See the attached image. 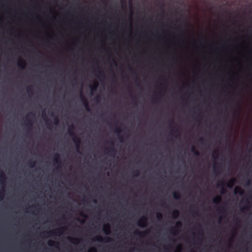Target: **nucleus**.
Returning <instances> with one entry per match:
<instances>
[{
    "instance_id": "nucleus-1",
    "label": "nucleus",
    "mask_w": 252,
    "mask_h": 252,
    "mask_svg": "<svg viewBox=\"0 0 252 252\" xmlns=\"http://www.w3.org/2000/svg\"><path fill=\"white\" fill-rule=\"evenodd\" d=\"M34 119L35 115L32 112L28 113L25 116V120L27 122L28 125L31 126L33 125Z\"/></svg>"
},
{
    "instance_id": "nucleus-2",
    "label": "nucleus",
    "mask_w": 252,
    "mask_h": 252,
    "mask_svg": "<svg viewBox=\"0 0 252 252\" xmlns=\"http://www.w3.org/2000/svg\"><path fill=\"white\" fill-rule=\"evenodd\" d=\"M66 230V227H62L59 228L54 231L46 232V233L49 234H52L53 235H56V236H60V235H62L63 233V232Z\"/></svg>"
},
{
    "instance_id": "nucleus-3",
    "label": "nucleus",
    "mask_w": 252,
    "mask_h": 252,
    "mask_svg": "<svg viewBox=\"0 0 252 252\" xmlns=\"http://www.w3.org/2000/svg\"><path fill=\"white\" fill-rule=\"evenodd\" d=\"M148 219L146 216H142L138 221V225L142 228L147 225Z\"/></svg>"
},
{
    "instance_id": "nucleus-4",
    "label": "nucleus",
    "mask_w": 252,
    "mask_h": 252,
    "mask_svg": "<svg viewBox=\"0 0 252 252\" xmlns=\"http://www.w3.org/2000/svg\"><path fill=\"white\" fill-rule=\"evenodd\" d=\"M182 226L181 221H178L176 222L175 227H172L170 229V233L173 234H176L179 231L178 229L180 228Z\"/></svg>"
},
{
    "instance_id": "nucleus-5",
    "label": "nucleus",
    "mask_w": 252,
    "mask_h": 252,
    "mask_svg": "<svg viewBox=\"0 0 252 252\" xmlns=\"http://www.w3.org/2000/svg\"><path fill=\"white\" fill-rule=\"evenodd\" d=\"M93 241H96L99 242H102L103 241H105L106 242H109L112 241V239L109 237L103 238L102 236L98 235L94 237Z\"/></svg>"
},
{
    "instance_id": "nucleus-6",
    "label": "nucleus",
    "mask_w": 252,
    "mask_h": 252,
    "mask_svg": "<svg viewBox=\"0 0 252 252\" xmlns=\"http://www.w3.org/2000/svg\"><path fill=\"white\" fill-rule=\"evenodd\" d=\"M73 136L71 137L72 140L75 144L77 148H79L81 144V140L80 138L76 134H73Z\"/></svg>"
},
{
    "instance_id": "nucleus-7",
    "label": "nucleus",
    "mask_w": 252,
    "mask_h": 252,
    "mask_svg": "<svg viewBox=\"0 0 252 252\" xmlns=\"http://www.w3.org/2000/svg\"><path fill=\"white\" fill-rule=\"evenodd\" d=\"M17 64V65L22 69H25L27 65L26 61L21 58H19Z\"/></svg>"
},
{
    "instance_id": "nucleus-8",
    "label": "nucleus",
    "mask_w": 252,
    "mask_h": 252,
    "mask_svg": "<svg viewBox=\"0 0 252 252\" xmlns=\"http://www.w3.org/2000/svg\"><path fill=\"white\" fill-rule=\"evenodd\" d=\"M148 233V231H141L137 229L134 231V234L136 236H138L140 237H145Z\"/></svg>"
},
{
    "instance_id": "nucleus-9",
    "label": "nucleus",
    "mask_w": 252,
    "mask_h": 252,
    "mask_svg": "<svg viewBox=\"0 0 252 252\" xmlns=\"http://www.w3.org/2000/svg\"><path fill=\"white\" fill-rule=\"evenodd\" d=\"M7 178L4 172L2 171H0V182L2 185L5 184Z\"/></svg>"
},
{
    "instance_id": "nucleus-10",
    "label": "nucleus",
    "mask_w": 252,
    "mask_h": 252,
    "mask_svg": "<svg viewBox=\"0 0 252 252\" xmlns=\"http://www.w3.org/2000/svg\"><path fill=\"white\" fill-rule=\"evenodd\" d=\"M171 124L172 125H170V128L171 129L170 134L174 135V133L178 131V129L176 128V126L174 125L173 120L171 121Z\"/></svg>"
},
{
    "instance_id": "nucleus-11",
    "label": "nucleus",
    "mask_w": 252,
    "mask_h": 252,
    "mask_svg": "<svg viewBox=\"0 0 252 252\" xmlns=\"http://www.w3.org/2000/svg\"><path fill=\"white\" fill-rule=\"evenodd\" d=\"M81 100H82V102L83 105L85 106L86 109L89 110V107L88 102L82 94H81Z\"/></svg>"
},
{
    "instance_id": "nucleus-12",
    "label": "nucleus",
    "mask_w": 252,
    "mask_h": 252,
    "mask_svg": "<svg viewBox=\"0 0 252 252\" xmlns=\"http://www.w3.org/2000/svg\"><path fill=\"white\" fill-rule=\"evenodd\" d=\"M234 193L235 194H239L240 195H242L244 193V190L241 187H236L234 189Z\"/></svg>"
},
{
    "instance_id": "nucleus-13",
    "label": "nucleus",
    "mask_w": 252,
    "mask_h": 252,
    "mask_svg": "<svg viewBox=\"0 0 252 252\" xmlns=\"http://www.w3.org/2000/svg\"><path fill=\"white\" fill-rule=\"evenodd\" d=\"M221 201V197L220 195H217L213 198L212 201L213 203L219 204Z\"/></svg>"
},
{
    "instance_id": "nucleus-14",
    "label": "nucleus",
    "mask_w": 252,
    "mask_h": 252,
    "mask_svg": "<svg viewBox=\"0 0 252 252\" xmlns=\"http://www.w3.org/2000/svg\"><path fill=\"white\" fill-rule=\"evenodd\" d=\"M74 126L73 125H70L68 129V134L71 137H72L73 135L76 134V133L74 132Z\"/></svg>"
},
{
    "instance_id": "nucleus-15",
    "label": "nucleus",
    "mask_w": 252,
    "mask_h": 252,
    "mask_svg": "<svg viewBox=\"0 0 252 252\" xmlns=\"http://www.w3.org/2000/svg\"><path fill=\"white\" fill-rule=\"evenodd\" d=\"M103 230L105 233L107 235L109 234L110 233V226L109 224H105L103 226Z\"/></svg>"
},
{
    "instance_id": "nucleus-16",
    "label": "nucleus",
    "mask_w": 252,
    "mask_h": 252,
    "mask_svg": "<svg viewBox=\"0 0 252 252\" xmlns=\"http://www.w3.org/2000/svg\"><path fill=\"white\" fill-rule=\"evenodd\" d=\"M98 86V83L96 81H94L92 85H90V87L92 92H94L96 90Z\"/></svg>"
},
{
    "instance_id": "nucleus-17",
    "label": "nucleus",
    "mask_w": 252,
    "mask_h": 252,
    "mask_svg": "<svg viewBox=\"0 0 252 252\" xmlns=\"http://www.w3.org/2000/svg\"><path fill=\"white\" fill-rule=\"evenodd\" d=\"M234 183L235 179L234 178L231 179L227 183V187L230 189L232 188L234 186Z\"/></svg>"
},
{
    "instance_id": "nucleus-18",
    "label": "nucleus",
    "mask_w": 252,
    "mask_h": 252,
    "mask_svg": "<svg viewBox=\"0 0 252 252\" xmlns=\"http://www.w3.org/2000/svg\"><path fill=\"white\" fill-rule=\"evenodd\" d=\"M26 90L27 92L30 95H32L33 94V89L32 86H28Z\"/></svg>"
},
{
    "instance_id": "nucleus-19",
    "label": "nucleus",
    "mask_w": 252,
    "mask_h": 252,
    "mask_svg": "<svg viewBox=\"0 0 252 252\" xmlns=\"http://www.w3.org/2000/svg\"><path fill=\"white\" fill-rule=\"evenodd\" d=\"M180 215L179 211L178 210H174L172 212V217L174 219H177L179 217Z\"/></svg>"
},
{
    "instance_id": "nucleus-20",
    "label": "nucleus",
    "mask_w": 252,
    "mask_h": 252,
    "mask_svg": "<svg viewBox=\"0 0 252 252\" xmlns=\"http://www.w3.org/2000/svg\"><path fill=\"white\" fill-rule=\"evenodd\" d=\"M68 239L69 242L73 244L78 243L79 241V239L77 238L68 237Z\"/></svg>"
},
{
    "instance_id": "nucleus-21",
    "label": "nucleus",
    "mask_w": 252,
    "mask_h": 252,
    "mask_svg": "<svg viewBox=\"0 0 252 252\" xmlns=\"http://www.w3.org/2000/svg\"><path fill=\"white\" fill-rule=\"evenodd\" d=\"M173 196L175 199H179L181 198V194L178 192H173Z\"/></svg>"
},
{
    "instance_id": "nucleus-22",
    "label": "nucleus",
    "mask_w": 252,
    "mask_h": 252,
    "mask_svg": "<svg viewBox=\"0 0 252 252\" xmlns=\"http://www.w3.org/2000/svg\"><path fill=\"white\" fill-rule=\"evenodd\" d=\"M5 194V190L4 189H2L0 190V200H1L3 199Z\"/></svg>"
},
{
    "instance_id": "nucleus-23",
    "label": "nucleus",
    "mask_w": 252,
    "mask_h": 252,
    "mask_svg": "<svg viewBox=\"0 0 252 252\" xmlns=\"http://www.w3.org/2000/svg\"><path fill=\"white\" fill-rule=\"evenodd\" d=\"M48 244L50 246H55L56 247L58 245V243L57 242L53 241H49L48 243Z\"/></svg>"
},
{
    "instance_id": "nucleus-24",
    "label": "nucleus",
    "mask_w": 252,
    "mask_h": 252,
    "mask_svg": "<svg viewBox=\"0 0 252 252\" xmlns=\"http://www.w3.org/2000/svg\"><path fill=\"white\" fill-rule=\"evenodd\" d=\"M115 132L117 134V135H119L120 133L122 132V129L120 127H116L115 128Z\"/></svg>"
},
{
    "instance_id": "nucleus-25",
    "label": "nucleus",
    "mask_w": 252,
    "mask_h": 252,
    "mask_svg": "<svg viewBox=\"0 0 252 252\" xmlns=\"http://www.w3.org/2000/svg\"><path fill=\"white\" fill-rule=\"evenodd\" d=\"M156 217L158 220H160L162 219V215L161 213L158 212L156 214Z\"/></svg>"
},
{
    "instance_id": "nucleus-26",
    "label": "nucleus",
    "mask_w": 252,
    "mask_h": 252,
    "mask_svg": "<svg viewBox=\"0 0 252 252\" xmlns=\"http://www.w3.org/2000/svg\"><path fill=\"white\" fill-rule=\"evenodd\" d=\"M98 72L99 73L100 76L104 77V73L103 71L100 69V68L98 66Z\"/></svg>"
},
{
    "instance_id": "nucleus-27",
    "label": "nucleus",
    "mask_w": 252,
    "mask_h": 252,
    "mask_svg": "<svg viewBox=\"0 0 252 252\" xmlns=\"http://www.w3.org/2000/svg\"><path fill=\"white\" fill-rule=\"evenodd\" d=\"M133 175L135 177H137L139 175L140 172L138 170H135L133 171Z\"/></svg>"
},
{
    "instance_id": "nucleus-28",
    "label": "nucleus",
    "mask_w": 252,
    "mask_h": 252,
    "mask_svg": "<svg viewBox=\"0 0 252 252\" xmlns=\"http://www.w3.org/2000/svg\"><path fill=\"white\" fill-rule=\"evenodd\" d=\"M96 249L94 247L91 248L88 252H96Z\"/></svg>"
},
{
    "instance_id": "nucleus-29",
    "label": "nucleus",
    "mask_w": 252,
    "mask_h": 252,
    "mask_svg": "<svg viewBox=\"0 0 252 252\" xmlns=\"http://www.w3.org/2000/svg\"><path fill=\"white\" fill-rule=\"evenodd\" d=\"M42 116L44 120L46 121L47 118H46L45 112L44 111H42Z\"/></svg>"
},
{
    "instance_id": "nucleus-30",
    "label": "nucleus",
    "mask_w": 252,
    "mask_h": 252,
    "mask_svg": "<svg viewBox=\"0 0 252 252\" xmlns=\"http://www.w3.org/2000/svg\"><path fill=\"white\" fill-rule=\"evenodd\" d=\"M249 207H243V208H242L241 209V211L243 212L245 210H249Z\"/></svg>"
},
{
    "instance_id": "nucleus-31",
    "label": "nucleus",
    "mask_w": 252,
    "mask_h": 252,
    "mask_svg": "<svg viewBox=\"0 0 252 252\" xmlns=\"http://www.w3.org/2000/svg\"><path fill=\"white\" fill-rule=\"evenodd\" d=\"M198 141H199V143L202 144L204 143V140L203 138L201 137V138H199Z\"/></svg>"
},
{
    "instance_id": "nucleus-32",
    "label": "nucleus",
    "mask_w": 252,
    "mask_h": 252,
    "mask_svg": "<svg viewBox=\"0 0 252 252\" xmlns=\"http://www.w3.org/2000/svg\"><path fill=\"white\" fill-rule=\"evenodd\" d=\"M219 212H220V213H223V212H224V211H225V210H224V208H223V207H220V208H219Z\"/></svg>"
},
{
    "instance_id": "nucleus-33",
    "label": "nucleus",
    "mask_w": 252,
    "mask_h": 252,
    "mask_svg": "<svg viewBox=\"0 0 252 252\" xmlns=\"http://www.w3.org/2000/svg\"><path fill=\"white\" fill-rule=\"evenodd\" d=\"M226 192V189H225L224 188L222 187V189H221V193L222 194H224V193H225Z\"/></svg>"
},
{
    "instance_id": "nucleus-34",
    "label": "nucleus",
    "mask_w": 252,
    "mask_h": 252,
    "mask_svg": "<svg viewBox=\"0 0 252 252\" xmlns=\"http://www.w3.org/2000/svg\"><path fill=\"white\" fill-rule=\"evenodd\" d=\"M54 123L55 125H58L59 123V120L57 118H55L54 119Z\"/></svg>"
},
{
    "instance_id": "nucleus-35",
    "label": "nucleus",
    "mask_w": 252,
    "mask_h": 252,
    "mask_svg": "<svg viewBox=\"0 0 252 252\" xmlns=\"http://www.w3.org/2000/svg\"><path fill=\"white\" fill-rule=\"evenodd\" d=\"M120 140L121 142H123V138L122 136H119Z\"/></svg>"
},
{
    "instance_id": "nucleus-36",
    "label": "nucleus",
    "mask_w": 252,
    "mask_h": 252,
    "mask_svg": "<svg viewBox=\"0 0 252 252\" xmlns=\"http://www.w3.org/2000/svg\"><path fill=\"white\" fill-rule=\"evenodd\" d=\"M80 216H84L85 218H86V217H87V216H86V215H84L83 213H81V214H80Z\"/></svg>"
},
{
    "instance_id": "nucleus-37",
    "label": "nucleus",
    "mask_w": 252,
    "mask_h": 252,
    "mask_svg": "<svg viewBox=\"0 0 252 252\" xmlns=\"http://www.w3.org/2000/svg\"><path fill=\"white\" fill-rule=\"evenodd\" d=\"M195 149V147L194 146H192V148H191V150L193 151H194Z\"/></svg>"
},
{
    "instance_id": "nucleus-38",
    "label": "nucleus",
    "mask_w": 252,
    "mask_h": 252,
    "mask_svg": "<svg viewBox=\"0 0 252 252\" xmlns=\"http://www.w3.org/2000/svg\"><path fill=\"white\" fill-rule=\"evenodd\" d=\"M246 202L247 204H250V202L247 199L246 201Z\"/></svg>"
},
{
    "instance_id": "nucleus-39",
    "label": "nucleus",
    "mask_w": 252,
    "mask_h": 252,
    "mask_svg": "<svg viewBox=\"0 0 252 252\" xmlns=\"http://www.w3.org/2000/svg\"><path fill=\"white\" fill-rule=\"evenodd\" d=\"M54 158H60L59 157V156L58 155H57V156H56Z\"/></svg>"
},
{
    "instance_id": "nucleus-40",
    "label": "nucleus",
    "mask_w": 252,
    "mask_h": 252,
    "mask_svg": "<svg viewBox=\"0 0 252 252\" xmlns=\"http://www.w3.org/2000/svg\"><path fill=\"white\" fill-rule=\"evenodd\" d=\"M250 183V181L249 180L247 183V185H249Z\"/></svg>"
},
{
    "instance_id": "nucleus-41",
    "label": "nucleus",
    "mask_w": 252,
    "mask_h": 252,
    "mask_svg": "<svg viewBox=\"0 0 252 252\" xmlns=\"http://www.w3.org/2000/svg\"><path fill=\"white\" fill-rule=\"evenodd\" d=\"M93 201H94V203H96L97 202V201H96V200L95 199H94V200H93Z\"/></svg>"
},
{
    "instance_id": "nucleus-42",
    "label": "nucleus",
    "mask_w": 252,
    "mask_h": 252,
    "mask_svg": "<svg viewBox=\"0 0 252 252\" xmlns=\"http://www.w3.org/2000/svg\"><path fill=\"white\" fill-rule=\"evenodd\" d=\"M54 159H55L56 160H57L58 159H59V158H53ZM62 158H60V159H61Z\"/></svg>"
},
{
    "instance_id": "nucleus-43",
    "label": "nucleus",
    "mask_w": 252,
    "mask_h": 252,
    "mask_svg": "<svg viewBox=\"0 0 252 252\" xmlns=\"http://www.w3.org/2000/svg\"><path fill=\"white\" fill-rule=\"evenodd\" d=\"M0 22H2V18H1V17H0Z\"/></svg>"
},
{
    "instance_id": "nucleus-44",
    "label": "nucleus",
    "mask_w": 252,
    "mask_h": 252,
    "mask_svg": "<svg viewBox=\"0 0 252 252\" xmlns=\"http://www.w3.org/2000/svg\"><path fill=\"white\" fill-rule=\"evenodd\" d=\"M81 222L82 223L84 222V220H82L81 221Z\"/></svg>"
},
{
    "instance_id": "nucleus-45",
    "label": "nucleus",
    "mask_w": 252,
    "mask_h": 252,
    "mask_svg": "<svg viewBox=\"0 0 252 252\" xmlns=\"http://www.w3.org/2000/svg\"><path fill=\"white\" fill-rule=\"evenodd\" d=\"M214 159H218L219 158H213ZM224 159H226V158H223Z\"/></svg>"
},
{
    "instance_id": "nucleus-46",
    "label": "nucleus",
    "mask_w": 252,
    "mask_h": 252,
    "mask_svg": "<svg viewBox=\"0 0 252 252\" xmlns=\"http://www.w3.org/2000/svg\"><path fill=\"white\" fill-rule=\"evenodd\" d=\"M194 214L195 215H197V213H196V212H194Z\"/></svg>"
},
{
    "instance_id": "nucleus-47",
    "label": "nucleus",
    "mask_w": 252,
    "mask_h": 252,
    "mask_svg": "<svg viewBox=\"0 0 252 252\" xmlns=\"http://www.w3.org/2000/svg\"><path fill=\"white\" fill-rule=\"evenodd\" d=\"M211 158H218V157H217L212 156Z\"/></svg>"
},
{
    "instance_id": "nucleus-48",
    "label": "nucleus",
    "mask_w": 252,
    "mask_h": 252,
    "mask_svg": "<svg viewBox=\"0 0 252 252\" xmlns=\"http://www.w3.org/2000/svg\"><path fill=\"white\" fill-rule=\"evenodd\" d=\"M77 220L78 221H80V219H79V218H77Z\"/></svg>"
},
{
    "instance_id": "nucleus-49",
    "label": "nucleus",
    "mask_w": 252,
    "mask_h": 252,
    "mask_svg": "<svg viewBox=\"0 0 252 252\" xmlns=\"http://www.w3.org/2000/svg\"><path fill=\"white\" fill-rule=\"evenodd\" d=\"M124 159H126V158H124Z\"/></svg>"
},
{
    "instance_id": "nucleus-50",
    "label": "nucleus",
    "mask_w": 252,
    "mask_h": 252,
    "mask_svg": "<svg viewBox=\"0 0 252 252\" xmlns=\"http://www.w3.org/2000/svg\"><path fill=\"white\" fill-rule=\"evenodd\" d=\"M183 159H185L186 158H184Z\"/></svg>"
},
{
    "instance_id": "nucleus-51",
    "label": "nucleus",
    "mask_w": 252,
    "mask_h": 252,
    "mask_svg": "<svg viewBox=\"0 0 252 252\" xmlns=\"http://www.w3.org/2000/svg\"><path fill=\"white\" fill-rule=\"evenodd\" d=\"M243 159H245V158H243Z\"/></svg>"
}]
</instances>
